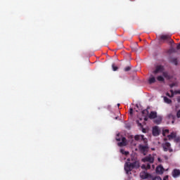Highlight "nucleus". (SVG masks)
<instances>
[{
  "mask_svg": "<svg viewBox=\"0 0 180 180\" xmlns=\"http://www.w3.org/2000/svg\"><path fill=\"white\" fill-rule=\"evenodd\" d=\"M170 92H171V98H174V90H170Z\"/></svg>",
  "mask_w": 180,
  "mask_h": 180,
  "instance_id": "nucleus-31",
  "label": "nucleus"
},
{
  "mask_svg": "<svg viewBox=\"0 0 180 180\" xmlns=\"http://www.w3.org/2000/svg\"><path fill=\"white\" fill-rule=\"evenodd\" d=\"M156 172L160 175H162V174H164V167H162V166L157 167Z\"/></svg>",
  "mask_w": 180,
  "mask_h": 180,
  "instance_id": "nucleus-12",
  "label": "nucleus"
},
{
  "mask_svg": "<svg viewBox=\"0 0 180 180\" xmlns=\"http://www.w3.org/2000/svg\"><path fill=\"white\" fill-rule=\"evenodd\" d=\"M164 71V67L159 65L156 67V69L155 71H153L154 74H158V72H162Z\"/></svg>",
  "mask_w": 180,
  "mask_h": 180,
  "instance_id": "nucleus-9",
  "label": "nucleus"
},
{
  "mask_svg": "<svg viewBox=\"0 0 180 180\" xmlns=\"http://www.w3.org/2000/svg\"><path fill=\"white\" fill-rule=\"evenodd\" d=\"M151 168V165L150 164H147L146 169H150Z\"/></svg>",
  "mask_w": 180,
  "mask_h": 180,
  "instance_id": "nucleus-34",
  "label": "nucleus"
},
{
  "mask_svg": "<svg viewBox=\"0 0 180 180\" xmlns=\"http://www.w3.org/2000/svg\"><path fill=\"white\" fill-rule=\"evenodd\" d=\"M152 150H154V148H152Z\"/></svg>",
  "mask_w": 180,
  "mask_h": 180,
  "instance_id": "nucleus-52",
  "label": "nucleus"
},
{
  "mask_svg": "<svg viewBox=\"0 0 180 180\" xmlns=\"http://www.w3.org/2000/svg\"><path fill=\"white\" fill-rule=\"evenodd\" d=\"M130 113H133V110H132V108L130 109Z\"/></svg>",
  "mask_w": 180,
  "mask_h": 180,
  "instance_id": "nucleus-47",
  "label": "nucleus"
},
{
  "mask_svg": "<svg viewBox=\"0 0 180 180\" xmlns=\"http://www.w3.org/2000/svg\"><path fill=\"white\" fill-rule=\"evenodd\" d=\"M164 158H165V160H168V156L165 155V156H164Z\"/></svg>",
  "mask_w": 180,
  "mask_h": 180,
  "instance_id": "nucleus-44",
  "label": "nucleus"
},
{
  "mask_svg": "<svg viewBox=\"0 0 180 180\" xmlns=\"http://www.w3.org/2000/svg\"><path fill=\"white\" fill-rule=\"evenodd\" d=\"M158 160L159 161V162H162V160H161L160 158H158Z\"/></svg>",
  "mask_w": 180,
  "mask_h": 180,
  "instance_id": "nucleus-39",
  "label": "nucleus"
},
{
  "mask_svg": "<svg viewBox=\"0 0 180 180\" xmlns=\"http://www.w3.org/2000/svg\"><path fill=\"white\" fill-rule=\"evenodd\" d=\"M142 161L143 162H150V164H153V162H154V156L149 155L143 158Z\"/></svg>",
  "mask_w": 180,
  "mask_h": 180,
  "instance_id": "nucleus-3",
  "label": "nucleus"
},
{
  "mask_svg": "<svg viewBox=\"0 0 180 180\" xmlns=\"http://www.w3.org/2000/svg\"><path fill=\"white\" fill-rule=\"evenodd\" d=\"M116 140L117 141H120L121 139L119 138V134L117 135Z\"/></svg>",
  "mask_w": 180,
  "mask_h": 180,
  "instance_id": "nucleus-35",
  "label": "nucleus"
},
{
  "mask_svg": "<svg viewBox=\"0 0 180 180\" xmlns=\"http://www.w3.org/2000/svg\"><path fill=\"white\" fill-rule=\"evenodd\" d=\"M153 135L155 136H160V129H158V127H153Z\"/></svg>",
  "mask_w": 180,
  "mask_h": 180,
  "instance_id": "nucleus-10",
  "label": "nucleus"
},
{
  "mask_svg": "<svg viewBox=\"0 0 180 180\" xmlns=\"http://www.w3.org/2000/svg\"><path fill=\"white\" fill-rule=\"evenodd\" d=\"M167 119H168L169 120H172V124L175 123V115H172V113H169V115H167Z\"/></svg>",
  "mask_w": 180,
  "mask_h": 180,
  "instance_id": "nucleus-11",
  "label": "nucleus"
},
{
  "mask_svg": "<svg viewBox=\"0 0 180 180\" xmlns=\"http://www.w3.org/2000/svg\"><path fill=\"white\" fill-rule=\"evenodd\" d=\"M153 180H162L160 176H155L152 179Z\"/></svg>",
  "mask_w": 180,
  "mask_h": 180,
  "instance_id": "nucleus-26",
  "label": "nucleus"
},
{
  "mask_svg": "<svg viewBox=\"0 0 180 180\" xmlns=\"http://www.w3.org/2000/svg\"><path fill=\"white\" fill-rule=\"evenodd\" d=\"M162 122V117L161 116H156V119L154 120V123H156V124H160Z\"/></svg>",
  "mask_w": 180,
  "mask_h": 180,
  "instance_id": "nucleus-14",
  "label": "nucleus"
},
{
  "mask_svg": "<svg viewBox=\"0 0 180 180\" xmlns=\"http://www.w3.org/2000/svg\"><path fill=\"white\" fill-rule=\"evenodd\" d=\"M167 179H168V176H166L163 179V180H167Z\"/></svg>",
  "mask_w": 180,
  "mask_h": 180,
  "instance_id": "nucleus-45",
  "label": "nucleus"
},
{
  "mask_svg": "<svg viewBox=\"0 0 180 180\" xmlns=\"http://www.w3.org/2000/svg\"><path fill=\"white\" fill-rule=\"evenodd\" d=\"M162 147L164 151H169V153H172L173 150L171 148V143L166 142L162 144Z\"/></svg>",
  "mask_w": 180,
  "mask_h": 180,
  "instance_id": "nucleus-2",
  "label": "nucleus"
},
{
  "mask_svg": "<svg viewBox=\"0 0 180 180\" xmlns=\"http://www.w3.org/2000/svg\"><path fill=\"white\" fill-rule=\"evenodd\" d=\"M170 53H176V49H174V48H172L170 49Z\"/></svg>",
  "mask_w": 180,
  "mask_h": 180,
  "instance_id": "nucleus-27",
  "label": "nucleus"
},
{
  "mask_svg": "<svg viewBox=\"0 0 180 180\" xmlns=\"http://www.w3.org/2000/svg\"><path fill=\"white\" fill-rule=\"evenodd\" d=\"M157 79H158V81H160V82H164V81H165L164 77H162V76H158Z\"/></svg>",
  "mask_w": 180,
  "mask_h": 180,
  "instance_id": "nucleus-21",
  "label": "nucleus"
},
{
  "mask_svg": "<svg viewBox=\"0 0 180 180\" xmlns=\"http://www.w3.org/2000/svg\"><path fill=\"white\" fill-rule=\"evenodd\" d=\"M149 119H155L157 117V112L155 111H152L148 115Z\"/></svg>",
  "mask_w": 180,
  "mask_h": 180,
  "instance_id": "nucleus-13",
  "label": "nucleus"
},
{
  "mask_svg": "<svg viewBox=\"0 0 180 180\" xmlns=\"http://www.w3.org/2000/svg\"><path fill=\"white\" fill-rule=\"evenodd\" d=\"M125 129H127L128 130H130L131 126L129 123H125Z\"/></svg>",
  "mask_w": 180,
  "mask_h": 180,
  "instance_id": "nucleus-23",
  "label": "nucleus"
},
{
  "mask_svg": "<svg viewBox=\"0 0 180 180\" xmlns=\"http://www.w3.org/2000/svg\"><path fill=\"white\" fill-rule=\"evenodd\" d=\"M174 95H178V90H177V91H174Z\"/></svg>",
  "mask_w": 180,
  "mask_h": 180,
  "instance_id": "nucleus-40",
  "label": "nucleus"
},
{
  "mask_svg": "<svg viewBox=\"0 0 180 180\" xmlns=\"http://www.w3.org/2000/svg\"><path fill=\"white\" fill-rule=\"evenodd\" d=\"M132 51H137V49L136 48H134V49H132Z\"/></svg>",
  "mask_w": 180,
  "mask_h": 180,
  "instance_id": "nucleus-43",
  "label": "nucleus"
},
{
  "mask_svg": "<svg viewBox=\"0 0 180 180\" xmlns=\"http://www.w3.org/2000/svg\"><path fill=\"white\" fill-rule=\"evenodd\" d=\"M169 140H172V139H175L176 137V133L172 132L171 134L167 136Z\"/></svg>",
  "mask_w": 180,
  "mask_h": 180,
  "instance_id": "nucleus-16",
  "label": "nucleus"
},
{
  "mask_svg": "<svg viewBox=\"0 0 180 180\" xmlns=\"http://www.w3.org/2000/svg\"><path fill=\"white\" fill-rule=\"evenodd\" d=\"M160 39L161 40H169V39H171V37H169V35H161Z\"/></svg>",
  "mask_w": 180,
  "mask_h": 180,
  "instance_id": "nucleus-18",
  "label": "nucleus"
},
{
  "mask_svg": "<svg viewBox=\"0 0 180 180\" xmlns=\"http://www.w3.org/2000/svg\"><path fill=\"white\" fill-rule=\"evenodd\" d=\"M177 93L180 94V90H177Z\"/></svg>",
  "mask_w": 180,
  "mask_h": 180,
  "instance_id": "nucleus-49",
  "label": "nucleus"
},
{
  "mask_svg": "<svg viewBox=\"0 0 180 180\" xmlns=\"http://www.w3.org/2000/svg\"><path fill=\"white\" fill-rule=\"evenodd\" d=\"M112 67L113 71H117V70H119V68H117V66H115V63H113V64L112 65Z\"/></svg>",
  "mask_w": 180,
  "mask_h": 180,
  "instance_id": "nucleus-22",
  "label": "nucleus"
},
{
  "mask_svg": "<svg viewBox=\"0 0 180 180\" xmlns=\"http://www.w3.org/2000/svg\"><path fill=\"white\" fill-rule=\"evenodd\" d=\"M172 175L173 178H179L180 170L178 169H174L172 172Z\"/></svg>",
  "mask_w": 180,
  "mask_h": 180,
  "instance_id": "nucleus-5",
  "label": "nucleus"
},
{
  "mask_svg": "<svg viewBox=\"0 0 180 180\" xmlns=\"http://www.w3.org/2000/svg\"><path fill=\"white\" fill-rule=\"evenodd\" d=\"M117 119H119V116L115 117V120H117Z\"/></svg>",
  "mask_w": 180,
  "mask_h": 180,
  "instance_id": "nucleus-48",
  "label": "nucleus"
},
{
  "mask_svg": "<svg viewBox=\"0 0 180 180\" xmlns=\"http://www.w3.org/2000/svg\"><path fill=\"white\" fill-rule=\"evenodd\" d=\"M140 176H141V179H147V178H148V176H151V175H150L148 173H147L146 171H143L140 173Z\"/></svg>",
  "mask_w": 180,
  "mask_h": 180,
  "instance_id": "nucleus-6",
  "label": "nucleus"
},
{
  "mask_svg": "<svg viewBox=\"0 0 180 180\" xmlns=\"http://www.w3.org/2000/svg\"><path fill=\"white\" fill-rule=\"evenodd\" d=\"M177 102H178L179 103H180V96H178V97H177Z\"/></svg>",
  "mask_w": 180,
  "mask_h": 180,
  "instance_id": "nucleus-37",
  "label": "nucleus"
},
{
  "mask_svg": "<svg viewBox=\"0 0 180 180\" xmlns=\"http://www.w3.org/2000/svg\"><path fill=\"white\" fill-rule=\"evenodd\" d=\"M141 168L142 169H147V166L146 165H142Z\"/></svg>",
  "mask_w": 180,
  "mask_h": 180,
  "instance_id": "nucleus-30",
  "label": "nucleus"
},
{
  "mask_svg": "<svg viewBox=\"0 0 180 180\" xmlns=\"http://www.w3.org/2000/svg\"><path fill=\"white\" fill-rule=\"evenodd\" d=\"M162 75H163V77H165V78H167V77H168V73L163 72Z\"/></svg>",
  "mask_w": 180,
  "mask_h": 180,
  "instance_id": "nucleus-32",
  "label": "nucleus"
},
{
  "mask_svg": "<svg viewBox=\"0 0 180 180\" xmlns=\"http://www.w3.org/2000/svg\"><path fill=\"white\" fill-rule=\"evenodd\" d=\"M124 152H125L124 150H123V149L120 150V153H122V154H124Z\"/></svg>",
  "mask_w": 180,
  "mask_h": 180,
  "instance_id": "nucleus-38",
  "label": "nucleus"
},
{
  "mask_svg": "<svg viewBox=\"0 0 180 180\" xmlns=\"http://www.w3.org/2000/svg\"><path fill=\"white\" fill-rule=\"evenodd\" d=\"M165 103H167L168 105H171L172 103V101L167 96H163Z\"/></svg>",
  "mask_w": 180,
  "mask_h": 180,
  "instance_id": "nucleus-15",
  "label": "nucleus"
},
{
  "mask_svg": "<svg viewBox=\"0 0 180 180\" xmlns=\"http://www.w3.org/2000/svg\"><path fill=\"white\" fill-rule=\"evenodd\" d=\"M147 120H148V118H147V116H144V121L147 122Z\"/></svg>",
  "mask_w": 180,
  "mask_h": 180,
  "instance_id": "nucleus-36",
  "label": "nucleus"
},
{
  "mask_svg": "<svg viewBox=\"0 0 180 180\" xmlns=\"http://www.w3.org/2000/svg\"><path fill=\"white\" fill-rule=\"evenodd\" d=\"M139 167H140L139 162H134L133 163L127 162L124 165V170L126 171L127 174H129V172L132 171L134 168H139Z\"/></svg>",
  "mask_w": 180,
  "mask_h": 180,
  "instance_id": "nucleus-1",
  "label": "nucleus"
},
{
  "mask_svg": "<svg viewBox=\"0 0 180 180\" xmlns=\"http://www.w3.org/2000/svg\"><path fill=\"white\" fill-rule=\"evenodd\" d=\"M124 154L125 155H127L129 154V152L125 151V152L124 153Z\"/></svg>",
  "mask_w": 180,
  "mask_h": 180,
  "instance_id": "nucleus-42",
  "label": "nucleus"
},
{
  "mask_svg": "<svg viewBox=\"0 0 180 180\" xmlns=\"http://www.w3.org/2000/svg\"><path fill=\"white\" fill-rule=\"evenodd\" d=\"M174 139H175L174 140H175V141H176V143L180 141V137L179 136H178V137L176 136Z\"/></svg>",
  "mask_w": 180,
  "mask_h": 180,
  "instance_id": "nucleus-29",
  "label": "nucleus"
},
{
  "mask_svg": "<svg viewBox=\"0 0 180 180\" xmlns=\"http://www.w3.org/2000/svg\"><path fill=\"white\" fill-rule=\"evenodd\" d=\"M169 130L165 129V130L163 131V136H165V133H169Z\"/></svg>",
  "mask_w": 180,
  "mask_h": 180,
  "instance_id": "nucleus-33",
  "label": "nucleus"
},
{
  "mask_svg": "<svg viewBox=\"0 0 180 180\" xmlns=\"http://www.w3.org/2000/svg\"><path fill=\"white\" fill-rule=\"evenodd\" d=\"M130 70H131V67H130V66H128L124 68V71H126V72L130 71Z\"/></svg>",
  "mask_w": 180,
  "mask_h": 180,
  "instance_id": "nucleus-24",
  "label": "nucleus"
},
{
  "mask_svg": "<svg viewBox=\"0 0 180 180\" xmlns=\"http://www.w3.org/2000/svg\"><path fill=\"white\" fill-rule=\"evenodd\" d=\"M136 123L139 127H143V124H141V122H140V121L137 120Z\"/></svg>",
  "mask_w": 180,
  "mask_h": 180,
  "instance_id": "nucleus-25",
  "label": "nucleus"
},
{
  "mask_svg": "<svg viewBox=\"0 0 180 180\" xmlns=\"http://www.w3.org/2000/svg\"><path fill=\"white\" fill-rule=\"evenodd\" d=\"M134 139L136 141H139L140 140L144 141V143L147 141V139H144V135H136Z\"/></svg>",
  "mask_w": 180,
  "mask_h": 180,
  "instance_id": "nucleus-8",
  "label": "nucleus"
},
{
  "mask_svg": "<svg viewBox=\"0 0 180 180\" xmlns=\"http://www.w3.org/2000/svg\"><path fill=\"white\" fill-rule=\"evenodd\" d=\"M117 106H120V104L118 103V104H117Z\"/></svg>",
  "mask_w": 180,
  "mask_h": 180,
  "instance_id": "nucleus-50",
  "label": "nucleus"
},
{
  "mask_svg": "<svg viewBox=\"0 0 180 180\" xmlns=\"http://www.w3.org/2000/svg\"><path fill=\"white\" fill-rule=\"evenodd\" d=\"M176 117H177L178 119L180 118V110H179L177 111V112H176Z\"/></svg>",
  "mask_w": 180,
  "mask_h": 180,
  "instance_id": "nucleus-28",
  "label": "nucleus"
},
{
  "mask_svg": "<svg viewBox=\"0 0 180 180\" xmlns=\"http://www.w3.org/2000/svg\"><path fill=\"white\" fill-rule=\"evenodd\" d=\"M121 140L122 141L117 143V146H119V147H124V146H127V141H126V138L122 137Z\"/></svg>",
  "mask_w": 180,
  "mask_h": 180,
  "instance_id": "nucleus-7",
  "label": "nucleus"
},
{
  "mask_svg": "<svg viewBox=\"0 0 180 180\" xmlns=\"http://www.w3.org/2000/svg\"><path fill=\"white\" fill-rule=\"evenodd\" d=\"M174 84H170V87H171V88L174 87Z\"/></svg>",
  "mask_w": 180,
  "mask_h": 180,
  "instance_id": "nucleus-46",
  "label": "nucleus"
},
{
  "mask_svg": "<svg viewBox=\"0 0 180 180\" xmlns=\"http://www.w3.org/2000/svg\"><path fill=\"white\" fill-rule=\"evenodd\" d=\"M166 95L167 96H169V98H171V95L169 94V93H167Z\"/></svg>",
  "mask_w": 180,
  "mask_h": 180,
  "instance_id": "nucleus-41",
  "label": "nucleus"
},
{
  "mask_svg": "<svg viewBox=\"0 0 180 180\" xmlns=\"http://www.w3.org/2000/svg\"><path fill=\"white\" fill-rule=\"evenodd\" d=\"M148 82H149V84H154V82H155V77H150L149 78V79H148Z\"/></svg>",
  "mask_w": 180,
  "mask_h": 180,
  "instance_id": "nucleus-19",
  "label": "nucleus"
},
{
  "mask_svg": "<svg viewBox=\"0 0 180 180\" xmlns=\"http://www.w3.org/2000/svg\"><path fill=\"white\" fill-rule=\"evenodd\" d=\"M140 120H142V119L141 118Z\"/></svg>",
  "mask_w": 180,
  "mask_h": 180,
  "instance_id": "nucleus-51",
  "label": "nucleus"
},
{
  "mask_svg": "<svg viewBox=\"0 0 180 180\" xmlns=\"http://www.w3.org/2000/svg\"><path fill=\"white\" fill-rule=\"evenodd\" d=\"M143 116H148V108L142 111Z\"/></svg>",
  "mask_w": 180,
  "mask_h": 180,
  "instance_id": "nucleus-20",
  "label": "nucleus"
},
{
  "mask_svg": "<svg viewBox=\"0 0 180 180\" xmlns=\"http://www.w3.org/2000/svg\"><path fill=\"white\" fill-rule=\"evenodd\" d=\"M139 148L144 155H146V153H147V151H148V146L147 144L139 145Z\"/></svg>",
  "mask_w": 180,
  "mask_h": 180,
  "instance_id": "nucleus-4",
  "label": "nucleus"
},
{
  "mask_svg": "<svg viewBox=\"0 0 180 180\" xmlns=\"http://www.w3.org/2000/svg\"><path fill=\"white\" fill-rule=\"evenodd\" d=\"M170 63L174 64V65H178V59H176V58H172L170 59Z\"/></svg>",
  "mask_w": 180,
  "mask_h": 180,
  "instance_id": "nucleus-17",
  "label": "nucleus"
}]
</instances>
